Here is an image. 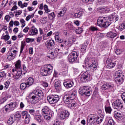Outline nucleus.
I'll return each mask as SVG.
<instances>
[{
    "mask_svg": "<svg viewBox=\"0 0 125 125\" xmlns=\"http://www.w3.org/2000/svg\"><path fill=\"white\" fill-rule=\"evenodd\" d=\"M76 95H77V91L73 90L70 95L69 94V98L70 99V100L71 101L74 100V99L76 98Z\"/></svg>",
    "mask_w": 125,
    "mask_h": 125,
    "instance_id": "393cba45",
    "label": "nucleus"
},
{
    "mask_svg": "<svg viewBox=\"0 0 125 125\" xmlns=\"http://www.w3.org/2000/svg\"><path fill=\"white\" fill-rule=\"evenodd\" d=\"M55 41L57 42H59L60 43H61L63 42V40L61 39H60V37H59V32H55Z\"/></svg>",
    "mask_w": 125,
    "mask_h": 125,
    "instance_id": "412c9836",
    "label": "nucleus"
},
{
    "mask_svg": "<svg viewBox=\"0 0 125 125\" xmlns=\"http://www.w3.org/2000/svg\"><path fill=\"white\" fill-rule=\"evenodd\" d=\"M55 88L57 90H59V89L60 88V86H61V84L60 81L59 80H55Z\"/></svg>",
    "mask_w": 125,
    "mask_h": 125,
    "instance_id": "b1692460",
    "label": "nucleus"
},
{
    "mask_svg": "<svg viewBox=\"0 0 125 125\" xmlns=\"http://www.w3.org/2000/svg\"><path fill=\"white\" fill-rule=\"evenodd\" d=\"M100 9L101 11H102V12H105L106 13L110 12V11H111V10H110V8L108 7H105V8H102Z\"/></svg>",
    "mask_w": 125,
    "mask_h": 125,
    "instance_id": "f704fd0d",
    "label": "nucleus"
},
{
    "mask_svg": "<svg viewBox=\"0 0 125 125\" xmlns=\"http://www.w3.org/2000/svg\"><path fill=\"white\" fill-rule=\"evenodd\" d=\"M18 5L19 6H21V8H24V6H23V3H22V1L21 0H19L18 1Z\"/></svg>",
    "mask_w": 125,
    "mask_h": 125,
    "instance_id": "bf43d9fd",
    "label": "nucleus"
},
{
    "mask_svg": "<svg viewBox=\"0 0 125 125\" xmlns=\"http://www.w3.org/2000/svg\"><path fill=\"white\" fill-rule=\"evenodd\" d=\"M114 81L117 83H123L124 82V75L123 72L121 71H117L115 72L114 75Z\"/></svg>",
    "mask_w": 125,
    "mask_h": 125,
    "instance_id": "423d86ee",
    "label": "nucleus"
},
{
    "mask_svg": "<svg viewBox=\"0 0 125 125\" xmlns=\"http://www.w3.org/2000/svg\"><path fill=\"white\" fill-rule=\"evenodd\" d=\"M80 94L82 95H85L86 96H90L91 93H90V90L87 86H84L81 87L79 90Z\"/></svg>",
    "mask_w": 125,
    "mask_h": 125,
    "instance_id": "6e6552de",
    "label": "nucleus"
},
{
    "mask_svg": "<svg viewBox=\"0 0 125 125\" xmlns=\"http://www.w3.org/2000/svg\"><path fill=\"white\" fill-rule=\"evenodd\" d=\"M42 114L45 120H50L52 117V113L50 112L49 108L47 106H45L42 110Z\"/></svg>",
    "mask_w": 125,
    "mask_h": 125,
    "instance_id": "20e7f679",
    "label": "nucleus"
},
{
    "mask_svg": "<svg viewBox=\"0 0 125 125\" xmlns=\"http://www.w3.org/2000/svg\"><path fill=\"white\" fill-rule=\"evenodd\" d=\"M32 96L31 97V99L33 100V101H39L40 99H39L38 96L35 94H31Z\"/></svg>",
    "mask_w": 125,
    "mask_h": 125,
    "instance_id": "a19ab883",
    "label": "nucleus"
},
{
    "mask_svg": "<svg viewBox=\"0 0 125 125\" xmlns=\"http://www.w3.org/2000/svg\"><path fill=\"white\" fill-rule=\"evenodd\" d=\"M24 47H25V44L23 42H21V51L20 54L23 52V50H24Z\"/></svg>",
    "mask_w": 125,
    "mask_h": 125,
    "instance_id": "3c124183",
    "label": "nucleus"
},
{
    "mask_svg": "<svg viewBox=\"0 0 125 125\" xmlns=\"http://www.w3.org/2000/svg\"><path fill=\"white\" fill-rule=\"evenodd\" d=\"M105 46H106V44L104 42H101L99 44V48L101 49L102 51L105 48Z\"/></svg>",
    "mask_w": 125,
    "mask_h": 125,
    "instance_id": "c9c22d12",
    "label": "nucleus"
},
{
    "mask_svg": "<svg viewBox=\"0 0 125 125\" xmlns=\"http://www.w3.org/2000/svg\"><path fill=\"white\" fill-rule=\"evenodd\" d=\"M97 24L101 28H107L111 25V22L108 17H100L97 20Z\"/></svg>",
    "mask_w": 125,
    "mask_h": 125,
    "instance_id": "7ed1b4c3",
    "label": "nucleus"
},
{
    "mask_svg": "<svg viewBox=\"0 0 125 125\" xmlns=\"http://www.w3.org/2000/svg\"><path fill=\"white\" fill-rule=\"evenodd\" d=\"M70 54L71 55V56H73L74 57V58H75L76 59L79 57V53H78V52H77V51H72L70 53Z\"/></svg>",
    "mask_w": 125,
    "mask_h": 125,
    "instance_id": "58836bf2",
    "label": "nucleus"
},
{
    "mask_svg": "<svg viewBox=\"0 0 125 125\" xmlns=\"http://www.w3.org/2000/svg\"><path fill=\"white\" fill-rule=\"evenodd\" d=\"M85 64L86 65L87 64L89 70L91 73H93L94 71H96L97 65H98L96 60L90 59L89 60L88 58L85 60Z\"/></svg>",
    "mask_w": 125,
    "mask_h": 125,
    "instance_id": "f03ea898",
    "label": "nucleus"
},
{
    "mask_svg": "<svg viewBox=\"0 0 125 125\" xmlns=\"http://www.w3.org/2000/svg\"><path fill=\"white\" fill-rule=\"evenodd\" d=\"M98 1L100 4H104L108 1V0H98Z\"/></svg>",
    "mask_w": 125,
    "mask_h": 125,
    "instance_id": "8fccbe9b",
    "label": "nucleus"
},
{
    "mask_svg": "<svg viewBox=\"0 0 125 125\" xmlns=\"http://www.w3.org/2000/svg\"><path fill=\"white\" fill-rule=\"evenodd\" d=\"M112 106L114 109H117V110H121L124 107L123 103L120 100H117L114 101L112 104Z\"/></svg>",
    "mask_w": 125,
    "mask_h": 125,
    "instance_id": "9b49d317",
    "label": "nucleus"
},
{
    "mask_svg": "<svg viewBox=\"0 0 125 125\" xmlns=\"http://www.w3.org/2000/svg\"><path fill=\"white\" fill-rule=\"evenodd\" d=\"M1 39L2 40H4V41H7L8 40H9V39H10V37L8 35H4V33H3Z\"/></svg>",
    "mask_w": 125,
    "mask_h": 125,
    "instance_id": "ea45409f",
    "label": "nucleus"
},
{
    "mask_svg": "<svg viewBox=\"0 0 125 125\" xmlns=\"http://www.w3.org/2000/svg\"><path fill=\"white\" fill-rule=\"evenodd\" d=\"M53 70V66L51 64H47L41 70V73L43 76H48L52 73Z\"/></svg>",
    "mask_w": 125,
    "mask_h": 125,
    "instance_id": "39448f33",
    "label": "nucleus"
},
{
    "mask_svg": "<svg viewBox=\"0 0 125 125\" xmlns=\"http://www.w3.org/2000/svg\"><path fill=\"white\" fill-rule=\"evenodd\" d=\"M104 119L103 114L99 115L98 117L94 114H90L87 118V125H94L95 124H101Z\"/></svg>",
    "mask_w": 125,
    "mask_h": 125,
    "instance_id": "f257e3e1",
    "label": "nucleus"
},
{
    "mask_svg": "<svg viewBox=\"0 0 125 125\" xmlns=\"http://www.w3.org/2000/svg\"><path fill=\"white\" fill-rule=\"evenodd\" d=\"M21 117L22 119H24V124H29L31 121V115H30L28 111H22Z\"/></svg>",
    "mask_w": 125,
    "mask_h": 125,
    "instance_id": "9d476101",
    "label": "nucleus"
},
{
    "mask_svg": "<svg viewBox=\"0 0 125 125\" xmlns=\"http://www.w3.org/2000/svg\"><path fill=\"white\" fill-rule=\"evenodd\" d=\"M7 59L9 61H11V60H13L15 58V57L11 53L8 52L7 54Z\"/></svg>",
    "mask_w": 125,
    "mask_h": 125,
    "instance_id": "bb28decb",
    "label": "nucleus"
},
{
    "mask_svg": "<svg viewBox=\"0 0 125 125\" xmlns=\"http://www.w3.org/2000/svg\"><path fill=\"white\" fill-rule=\"evenodd\" d=\"M105 112L108 114H111V112H112V108L110 106H105Z\"/></svg>",
    "mask_w": 125,
    "mask_h": 125,
    "instance_id": "c03bdc74",
    "label": "nucleus"
},
{
    "mask_svg": "<svg viewBox=\"0 0 125 125\" xmlns=\"http://www.w3.org/2000/svg\"><path fill=\"white\" fill-rule=\"evenodd\" d=\"M47 99L50 104H55L59 101L60 98L58 95H51L47 96Z\"/></svg>",
    "mask_w": 125,
    "mask_h": 125,
    "instance_id": "1a4fd4ad",
    "label": "nucleus"
},
{
    "mask_svg": "<svg viewBox=\"0 0 125 125\" xmlns=\"http://www.w3.org/2000/svg\"><path fill=\"white\" fill-rule=\"evenodd\" d=\"M26 87H29L27 83H22L21 84L20 88L21 90H24V89H26Z\"/></svg>",
    "mask_w": 125,
    "mask_h": 125,
    "instance_id": "2f4dec72",
    "label": "nucleus"
},
{
    "mask_svg": "<svg viewBox=\"0 0 125 125\" xmlns=\"http://www.w3.org/2000/svg\"><path fill=\"white\" fill-rule=\"evenodd\" d=\"M29 27L26 26L24 28V29L23 30V33H27L29 31Z\"/></svg>",
    "mask_w": 125,
    "mask_h": 125,
    "instance_id": "69168bd1",
    "label": "nucleus"
},
{
    "mask_svg": "<svg viewBox=\"0 0 125 125\" xmlns=\"http://www.w3.org/2000/svg\"><path fill=\"white\" fill-rule=\"evenodd\" d=\"M45 44L46 47H48L49 46L52 47V46L55 45V43L54 42V41L51 40L49 42H45Z\"/></svg>",
    "mask_w": 125,
    "mask_h": 125,
    "instance_id": "4be33fe9",
    "label": "nucleus"
},
{
    "mask_svg": "<svg viewBox=\"0 0 125 125\" xmlns=\"http://www.w3.org/2000/svg\"><path fill=\"white\" fill-rule=\"evenodd\" d=\"M15 66L16 69H20V70H22V69H21V61L20 60H18L16 62Z\"/></svg>",
    "mask_w": 125,
    "mask_h": 125,
    "instance_id": "c85d7f7f",
    "label": "nucleus"
},
{
    "mask_svg": "<svg viewBox=\"0 0 125 125\" xmlns=\"http://www.w3.org/2000/svg\"><path fill=\"white\" fill-rule=\"evenodd\" d=\"M33 83H34V79L31 77H29L27 80V85L28 86H30V85H32Z\"/></svg>",
    "mask_w": 125,
    "mask_h": 125,
    "instance_id": "72a5a7b5",
    "label": "nucleus"
},
{
    "mask_svg": "<svg viewBox=\"0 0 125 125\" xmlns=\"http://www.w3.org/2000/svg\"><path fill=\"white\" fill-rule=\"evenodd\" d=\"M5 76H6V74L4 72H0V79L3 78V77H5Z\"/></svg>",
    "mask_w": 125,
    "mask_h": 125,
    "instance_id": "e2e57ef3",
    "label": "nucleus"
},
{
    "mask_svg": "<svg viewBox=\"0 0 125 125\" xmlns=\"http://www.w3.org/2000/svg\"><path fill=\"white\" fill-rule=\"evenodd\" d=\"M15 117L17 119H18V120H21V114L20 113L17 112L15 115Z\"/></svg>",
    "mask_w": 125,
    "mask_h": 125,
    "instance_id": "09e8293b",
    "label": "nucleus"
},
{
    "mask_svg": "<svg viewBox=\"0 0 125 125\" xmlns=\"http://www.w3.org/2000/svg\"><path fill=\"white\" fill-rule=\"evenodd\" d=\"M58 54V52H57V50L56 49H54V51L51 52V57L52 59H53V58H55L56 56H57V54Z\"/></svg>",
    "mask_w": 125,
    "mask_h": 125,
    "instance_id": "c756f323",
    "label": "nucleus"
},
{
    "mask_svg": "<svg viewBox=\"0 0 125 125\" xmlns=\"http://www.w3.org/2000/svg\"><path fill=\"white\" fill-rule=\"evenodd\" d=\"M58 111L59 117L61 120H65V119H67V118L70 116L69 112L63 109L62 108H60L58 109Z\"/></svg>",
    "mask_w": 125,
    "mask_h": 125,
    "instance_id": "0eeeda50",
    "label": "nucleus"
},
{
    "mask_svg": "<svg viewBox=\"0 0 125 125\" xmlns=\"http://www.w3.org/2000/svg\"><path fill=\"white\" fill-rule=\"evenodd\" d=\"M90 30H91V31H92V32H94V31H97V30L98 29L96 27L92 26L90 27Z\"/></svg>",
    "mask_w": 125,
    "mask_h": 125,
    "instance_id": "4d7b16f0",
    "label": "nucleus"
},
{
    "mask_svg": "<svg viewBox=\"0 0 125 125\" xmlns=\"http://www.w3.org/2000/svg\"><path fill=\"white\" fill-rule=\"evenodd\" d=\"M52 125H60V122L56 121L54 122Z\"/></svg>",
    "mask_w": 125,
    "mask_h": 125,
    "instance_id": "338daca9",
    "label": "nucleus"
},
{
    "mask_svg": "<svg viewBox=\"0 0 125 125\" xmlns=\"http://www.w3.org/2000/svg\"><path fill=\"white\" fill-rule=\"evenodd\" d=\"M35 119L36 120V121H37V122H38V123H42V115H36L35 116Z\"/></svg>",
    "mask_w": 125,
    "mask_h": 125,
    "instance_id": "cd10ccee",
    "label": "nucleus"
},
{
    "mask_svg": "<svg viewBox=\"0 0 125 125\" xmlns=\"http://www.w3.org/2000/svg\"><path fill=\"white\" fill-rule=\"evenodd\" d=\"M125 29V26L124 25L123 23H122L121 25L119 27V30L120 31H123V30H124Z\"/></svg>",
    "mask_w": 125,
    "mask_h": 125,
    "instance_id": "6e6d98bb",
    "label": "nucleus"
},
{
    "mask_svg": "<svg viewBox=\"0 0 125 125\" xmlns=\"http://www.w3.org/2000/svg\"><path fill=\"white\" fill-rule=\"evenodd\" d=\"M15 121V119H14L13 117H10L9 120H8V125H12L13 123Z\"/></svg>",
    "mask_w": 125,
    "mask_h": 125,
    "instance_id": "37998d69",
    "label": "nucleus"
},
{
    "mask_svg": "<svg viewBox=\"0 0 125 125\" xmlns=\"http://www.w3.org/2000/svg\"><path fill=\"white\" fill-rule=\"evenodd\" d=\"M122 98L125 103V92H124L122 95Z\"/></svg>",
    "mask_w": 125,
    "mask_h": 125,
    "instance_id": "774afa93",
    "label": "nucleus"
},
{
    "mask_svg": "<svg viewBox=\"0 0 125 125\" xmlns=\"http://www.w3.org/2000/svg\"><path fill=\"white\" fill-rule=\"evenodd\" d=\"M68 59L69 62H75V61L77 59L75 58L74 57L72 56L71 54H69L68 57Z\"/></svg>",
    "mask_w": 125,
    "mask_h": 125,
    "instance_id": "473e14b6",
    "label": "nucleus"
},
{
    "mask_svg": "<svg viewBox=\"0 0 125 125\" xmlns=\"http://www.w3.org/2000/svg\"><path fill=\"white\" fill-rule=\"evenodd\" d=\"M22 67V70L24 71L25 74L26 72H28V69H27V67L25 64H23Z\"/></svg>",
    "mask_w": 125,
    "mask_h": 125,
    "instance_id": "680f3d73",
    "label": "nucleus"
},
{
    "mask_svg": "<svg viewBox=\"0 0 125 125\" xmlns=\"http://www.w3.org/2000/svg\"><path fill=\"white\" fill-rule=\"evenodd\" d=\"M67 12V8L65 7L62 8V11H60L58 13V17H62V16H64V14Z\"/></svg>",
    "mask_w": 125,
    "mask_h": 125,
    "instance_id": "aec40b11",
    "label": "nucleus"
},
{
    "mask_svg": "<svg viewBox=\"0 0 125 125\" xmlns=\"http://www.w3.org/2000/svg\"><path fill=\"white\" fill-rule=\"evenodd\" d=\"M16 103H11L5 105V111L10 112L13 111L16 108Z\"/></svg>",
    "mask_w": 125,
    "mask_h": 125,
    "instance_id": "4468645a",
    "label": "nucleus"
},
{
    "mask_svg": "<svg viewBox=\"0 0 125 125\" xmlns=\"http://www.w3.org/2000/svg\"><path fill=\"white\" fill-rule=\"evenodd\" d=\"M9 52L15 57L17 54V52H18L17 47L12 48L11 51Z\"/></svg>",
    "mask_w": 125,
    "mask_h": 125,
    "instance_id": "5701e85b",
    "label": "nucleus"
},
{
    "mask_svg": "<svg viewBox=\"0 0 125 125\" xmlns=\"http://www.w3.org/2000/svg\"><path fill=\"white\" fill-rule=\"evenodd\" d=\"M87 44L88 43L86 42V43H84L82 44L81 46V51L82 52H85V50H86V47L87 46Z\"/></svg>",
    "mask_w": 125,
    "mask_h": 125,
    "instance_id": "7c9ffc66",
    "label": "nucleus"
},
{
    "mask_svg": "<svg viewBox=\"0 0 125 125\" xmlns=\"http://www.w3.org/2000/svg\"><path fill=\"white\" fill-rule=\"evenodd\" d=\"M10 84V82L9 81H7L4 83V89H7L9 86V84Z\"/></svg>",
    "mask_w": 125,
    "mask_h": 125,
    "instance_id": "a18cd8bd",
    "label": "nucleus"
},
{
    "mask_svg": "<svg viewBox=\"0 0 125 125\" xmlns=\"http://www.w3.org/2000/svg\"><path fill=\"white\" fill-rule=\"evenodd\" d=\"M7 100V97H6L1 98L0 99V104H2L4 103V102H5V101H6Z\"/></svg>",
    "mask_w": 125,
    "mask_h": 125,
    "instance_id": "49530a36",
    "label": "nucleus"
},
{
    "mask_svg": "<svg viewBox=\"0 0 125 125\" xmlns=\"http://www.w3.org/2000/svg\"><path fill=\"white\" fill-rule=\"evenodd\" d=\"M12 73L14 77H15V79L18 80L22 75V69H20V70L17 71L16 68H13L12 69Z\"/></svg>",
    "mask_w": 125,
    "mask_h": 125,
    "instance_id": "ddd939ff",
    "label": "nucleus"
},
{
    "mask_svg": "<svg viewBox=\"0 0 125 125\" xmlns=\"http://www.w3.org/2000/svg\"><path fill=\"white\" fill-rule=\"evenodd\" d=\"M35 112H36V111L34 109H29V112L30 114L33 115V116H34V115H35Z\"/></svg>",
    "mask_w": 125,
    "mask_h": 125,
    "instance_id": "052dcab7",
    "label": "nucleus"
},
{
    "mask_svg": "<svg viewBox=\"0 0 125 125\" xmlns=\"http://www.w3.org/2000/svg\"><path fill=\"white\" fill-rule=\"evenodd\" d=\"M92 79V77L89 76V74H88V72H85L83 73L81 77L80 80L82 81V82H88V81H91Z\"/></svg>",
    "mask_w": 125,
    "mask_h": 125,
    "instance_id": "f8f14e48",
    "label": "nucleus"
},
{
    "mask_svg": "<svg viewBox=\"0 0 125 125\" xmlns=\"http://www.w3.org/2000/svg\"><path fill=\"white\" fill-rule=\"evenodd\" d=\"M113 87H114V85L113 84L111 85L109 83H105L102 85V90H107V89L113 88Z\"/></svg>",
    "mask_w": 125,
    "mask_h": 125,
    "instance_id": "a211bd4d",
    "label": "nucleus"
},
{
    "mask_svg": "<svg viewBox=\"0 0 125 125\" xmlns=\"http://www.w3.org/2000/svg\"><path fill=\"white\" fill-rule=\"evenodd\" d=\"M114 115L117 117V118H119L121 119L122 118V114L119 113L118 112H115Z\"/></svg>",
    "mask_w": 125,
    "mask_h": 125,
    "instance_id": "13d9d810",
    "label": "nucleus"
},
{
    "mask_svg": "<svg viewBox=\"0 0 125 125\" xmlns=\"http://www.w3.org/2000/svg\"><path fill=\"white\" fill-rule=\"evenodd\" d=\"M108 38H110V39H114L117 37V33L110 31L107 34Z\"/></svg>",
    "mask_w": 125,
    "mask_h": 125,
    "instance_id": "a878e982",
    "label": "nucleus"
},
{
    "mask_svg": "<svg viewBox=\"0 0 125 125\" xmlns=\"http://www.w3.org/2000/svg\"><path fill=\"white\" fill-rule=\"evenodd\" d=\"M83 14V11H80L78 13H75L74 16L75 18H80Z\"/></svg>",
    "mask_w": 125,
    "mask_h": 125,
    "instance_id": "e433bc0d",
    "label": "nucleus"
},
{
    "mask_svg": "<svg viewBox=\"0 0 125 125\" xmlns=\"http://www.w3.org/2000/svg\"><path fill=\"white\" fill-rule=\"evenodd\" d=\"M77 105H78L77 103H73L72 104L69 103L68 104V107H69V108H71V107H77Z\"/></svg>",
    "mask_w": 125,
    "mask_h": 125,
    "instance_id": "de8ad7c7",
    "label": "nucleus"
},
{
    "mask_svg": "<svg viewBox=\"0 0 125 125\" xmlns=\"http://www.w3.org/2000/svg\"><path fill=\"white\" fill-rule=\"evenodd\" d=\"M115 66H116V63L110 62L106 66V68H108V69H112V68H114Z\"/></svg>",
    "mask_w": 125,
    "mask_h": 125,
    "instance_id": "4c0bfd02",
    "label": "nucleus"
},
{
    "mask_svg": "<svg viewBox=\"0 0 125 125\" xmlns=\"http://www.w3.org/2000/svg\"><path fill=\"white\" fill-rule=\"evenodd\" d=\"M63 101L66 104H69L71 102V99L68 94H66L63 96Z\"/></svg>",
    "mask_w": 125,
    "mask_h": 125,
    "instance_id": "6ab92c4d",
    "label": "nucleus"
},
{
    "mask_svg": "<svg viewBox=\"0 0 125 125\" xmlns=\"http://www.w3.org/2000/svg\"><path fill=\"white\" fill-rule=\"evenodd\" d=\"M122 52H123L122 51V50H121L120 49H117L115 51V53H116L117 54V55H119V54H121V53H122Z\"/></svg>",
    "mask_w": 125,
    "mask_h": 125,
    "instance_id": "5fc2aeb1",
    "label": "nucleus"
},
{
    "mask_svg": "<svg viewBox=\"0 0 125 125\" xmlns=\"http://www.w3.org/2000/svg\"><path fill=\"white\" fill-rule=\"evenodd\" d=\"M76 34H82L83 33V28L79 27L76 31Z\"/></svg>",
    "mask_w": 125,
    "mask_h": 125,
    "instance_id": "603ef678",
    "label": "nucleus"
},
{
    "mask_svg": "<svg viewBox=\"0 0 125 125\" xmlns=\"http://www.w3.org/2000/svg\"><path fill=\"white\" fill-rule=\"evenodd\" d=\"M31 94L37 95L39 99V100H41V99H42V98H43V92L42 90H35L31 93Z\"/></svg>",
    "mask_w": 125,
    "mask_h": 125,
    "instance_id": "2eb2a0df",
    "label": "nucleus"
},
{
    "mask_svg": "<svg viewBox=\"0 0 125 125\" xmlns=\"http://www.w3.org/2000/svg\"><path fill=\"white\" fill-rule=\"evenodd\" d=\"M44 9L45 12H46L47 13H48V12H50V10L48 9V6H47V5H44Z\"/></svg>",
    "mask_w": 125,
    "mask_h": 125,
    "instance_id": "864d4df0",
    "label": "nucleus"
},
{
    "mask_svg": "<svg viewBox=\"0 0 125 125\" xmlns=\"http://www.w3.org/2000/svg\"><path fill=\"white\" fill-rule=\"evenodd\" d=\"M37 42H41L42 40V37L39 36L36 38Z\"/></svg>",
    "mask_w": 125,
    "mask_h": 125,
    "instance_id": "0e129e2a",
    "label": "nucleus"
},
{
    "mask_svg": "<svg viewBox=\"0 0 125 125\" xmlns=\"http://www.w3.org/2000/svg\"><path fill=\"white\" fill-rule=\"evenodd\" d=\"M63 85L66 88H70L74 85V82L73 81H67L63 83Z\"/></svg>",
    "mask_w": 125,
    "mask_h": 125,
    "instance_id": "f3484780",
    "label": "nucleus"
},
{
    "mask_svg": "<svg viewBox=\"0 0 125 125\" xmlns=\"http://www.w3.org/2000/svg\"><path fill=\"white\" fill-rule=\"evenodd\" d=\"M38 29L33 26L31 30L28 32V35L29 36H35V35H38Z\"/></svg>",
    "mask_w": 125,
    "mask_h": 125,
    "instance_id": "dca6fc26",
    "label": "nucleus"
},
{
    "mask_svg": "<svg viewBox=\"0 0 125 125\" xmlns=\"http://www.w3.org/2000/svg\"><path fill=\"white\" fill-rule=\"evenodd\" d=\"M48 18L50 20H53L54 18H55V15L54 14V12H52L49 14L48 15Z\"/></svg>",
    "mask_w": 125,
    "mask_h": 125,
    "instance_id": "79ce46f5",
    "label": "nucleus"
}]
</instances>
